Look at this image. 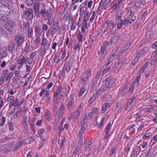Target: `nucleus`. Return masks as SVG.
Returning <instances> with one entry per match:
<instances>
[{
    "label": "nucleus",
    "mask_w": 157,
    "mask_h": 157,
    "mask_svg": "<svg viewBox=\"0 0 157 157\" xmlns=\"http://www.w3.org/2000/svg\"><path fill=\"white\" fill-rule=\"evenodd\" d=\"M115 79L112 78L111 76L105 78L103 81L105 83L101 86L100 89H101L103 92L106 91L108 88L112 86V85L115 82Z\"/></svg>",
    "instance_id": "nucleus-1"
},
{
    "label": "nucleus",
    "mask_w": 157,
    "mask_h": 157,
    "mask_svg": "<svg viewBox=\"0 0 157 157\" xmlns=\"http://www.w3.org/2000/svg\"><path fill=\"white\" fill-rule=\"evenodd\" d=\"M91 71V69L88 68L82 73L80 78L81 83L84 84L89 80V78H90L92 76Z\"/></svg>",
    "instance_id": "nucleus-2"
},
{
    "label": "nucleus",
    "mask_w": 157,
    "mask_h": 157,
    "mask_svg": "<svg viewBox=\"0 0 157 157\" xmlns=\"http://www.w3.org/2000/svg\"><path fill=\"white\" fill-rule=\"evenodd\" d=\"M15 25V22L11 20L7 21L5 25V27L10 34L12 35L13 33L14 28Z\"/></svg>",
    "instance_id": "nucleus-3"
},
{
    "label": "nucleus",
    "mask_w": 157,
    "mask_h": 157,
    "mask_svg": "<svg viewBox=\"0 0 157 157\" xmlns=\"http://www.w3.org/2000/svg\"><path fill=\"white\" fill-rule=\"evenodd\" d=\"M75 95V93L72 92L70 97L68 99V103L67 106V109L68 110H70L74 104Z\"/></svg>",
    "instance_id": "nucleus-4"
},
{
    "label": "nucleus",
    "mask_w": 157,
    "mask_h": 157,
    "mask_svg": "<svg viewBox=\"0 0 157 157\" xmlns=\"http://www.w3.org/2000/svg\"><path fill=\"white\" fill-rule=\"evenodd\" d=\"M21 144L20 141L16 143H13L9 145L8 148L10 151H15L19 149L21 146Z\"/></svg>",
    "instance_id": "nucleus-5"
},
{
    "label": "nucleus",
    "mask_w": 157,
    "mask_h": 157,
    "mask_svg": "<svg viewBox=\"0 0 157 157\" xmlns=\"http://www.w3.org/2000/svg\"><path fill=\"white\" fill-rule=\"evenodd\" d=\"M10 12L9 7L6 6H0V15L7 16L9 15Z\"/></svg>",
    "instance_id": "nucleus-6"
},
{
    "label": "nucleus",
    "mask_w": 157,
    "mask_h": 157,
    "mask_svg": "<svg viewBox=\"0 0 157 157\" xmlns=\"http://www.w3.org/2000/svg\"><path fill=\"white\" fill-rule=\"evenodd\" d=\"M82 120L81 121L80 123L81 127L79 132L85 133V130L87 127V125L86 124L87 120L86 118H84V117H82Z\"/></svg>",
    "instance_id": "nucleus-7"
},
{
    "label": "nucleus",
    "mask_w": 157,
    "mask_h": 157,
    "mask_svg": "<svg viewBox=\"0 0 157 157\" xmlns=\"http://www.w3.org/2000/svg\"><path fill=\"white\" fill-rule=\"evenodd\" d=\"M107 24L109 28L110 34H114L116 30L115 24L113 22H111L109 21L107 22Z\"/></svg>",
    "instance_id": "nucleus-8"
},
{
    "label": "nucleus",
    "mask_w": 157,
    "mask_h": 157,
    "mask_svg": "<svg viewBox=\"0 0 157 157\" xmlns=\"http://www.w3.org/2000/svg\"><path fill=\"white\" fill-rule=\"evenodd\" d=\"M89 86V83H86L84 84L80 90V91L78 94V97H80L82 96L86 90L88 89Z\"/></svg>",
    "instance_id": "nucleus-9"
},
{
    "label": "nucleus",
    "mask_w": 157,
    "mask_h": 157,
    "mask_svg": "<svg viewBox=\"0 0 157 157\" xmlns=\"http://www.w3.org/2000/svg\"><path fill=\"white\" fill-rule=\"evenodd\" d=\"M25 13L29 20H31L34 17L33 11L32 9L29 8L27 9L26 10H25Z\"/></svg>",
    "instance_id": "nucleus-10"
},
{
    "label": "nucleus",
    "mask_w": 157,
    "mask_h": 157,
    "mask_svg": "<svg viewBox=\"0 0 157 157\" xmlns=\"http://www.w3.org/2000/svg\"><path fill=\"white\" fill-rule=\"evenodd\" d=\"M24 39L25 37L20 35V34L16 36L15 40L17 42V47H19L21 45V44L24 42Z\"/></svg>",
    "instance_id": "nucleus-11"
},
{
    "label": "nucleus",
    "mask_w": 157,
    "mask_h": 157,
    "mask_svg": "<svg viewBox=\"0 0 157 157\" xmlns=\"http://www.w3.org/2000/svg\"><path fill=\"white\" fill-rule=\"evenodd\" d=\"M149 51V48L148 47H144L140 50L137 54L136 56L139 58L143 55H144L146 52Z\"/></svg>",
    "instance_id": "nucleus-12"
},
{
    "label": "nucleus",
    "mask_w": 157,
    "mask_h": 157,
    "mask_svg": "<svg viewBox=\"0 0 157 157\" xmlns=\"http://www.w3.org/2000/svg\"><path fill=\"white\" fill-rule=\"evenodd\" d=\"M57 91L61 97H63L67 93V89L64 87H59L57 90Z\"/></svg>",
    "instance_id": "nucleus-13"
},
{
    "label": "nucleus",
    "mask_w": 157,
    "mask_h": 157,
    "mask_svg": "<svg viewBox=\"0 0 157 157\" xmlns=\"http://www.w3.org/2000/svg\"><path fill=\"white\" fill-rule=\"evenodd\" d=\"M26 57L24 56H23L21 59L17 61V63L19 65L17 67V69L20 70L22 67L23 63L26 62Z\"/></svg>",
    "instance_id": "nucleus-14"
},
{
    "label": "nucleus",
    "mask_w": 157,
    "mask_h": 157,
    "mask_svg": "<svg viewBox=\"0 0 157 157\" xmlns=\"http://www.w3.org/2000/svg\"><path fill=\"white\" fill-rule=\"evenodd\" d=\"M146 4V2L144 0H139L136 2L134 4V6L135 8L137 9L141 7V6H143L145 5Z\"/></svg>",
    "instance_id": "nucleus-15"
},
{
    "label": "nucleus",
    "mask_w": 157,
    "mask_h": 157,
    "mask_svg": "<svg viewBox=\"0 0 157 157\" xmlns=\"http://www.w3.org/2000/svg\"><path fill=\"white\" fill-rule=\"evenodd\" d=\"M84 133L78 132V136L79 138L78 144L79 145H81V147L83 142V138H85L86 135H84Z\"/></svg>",
    "instance_id": "nucleus-16"
},
{
    "label": "nucleus",
    "mask_w": 157,
    "mask_h": 157,
    "mask_svg": "<svg viewBox=\"0 0 157 157\" xmlns=\"http://www.w3.org/2000/svg\"><path fill=\"white\" fill-rule=\"evenodd\" d=\"M72 67V63L70 62L67 63L66 64H65L63 67L62 70V72H64L66 71L68 73L71 70Z\"/></svg>",
    "instance_id": "nucleus-17"
},
{
    "label": "nucleus",
    "mask_w": 157,
    "mask_h": 157,
    "mask_svg": "<svg viewBox=\"0 0 157 157\" xmlns=\"http://www.w3.org/2000/svg\"><path fill=\"white\" fill-rule=\"evenodd\" d=\"M81 146L79 145L76 146L73 151L71 155L73 156L76 157L78 154V155H79L81 151Z\"/></svg>",
    "instance_id": "nucleus-18"
},
{
    "label": "nucleus",
    "mask_w": 157,
    "mask_h": 157,
    "mask_svg": "<svg viewBox=\"0 0 157 157\" xmlns=\"http://www.w3.org/2000/svg\"><path fill=\"white\" fill-rule=\"evenodd\" d=\"M106 0H101L100 2L99 6L96 11V12L98 14H100V12L102 10Z\"/></svg>",
    "instance_id": "nucleus-19"
},
{
    "label": "nucleus",
    "mask_w": 157,
    "mask_h": 157,
    "mask_svg": "<svg viewBox=\"0 0 157 157\" xmlns=\"http://www.w3.org/2000/svg\"><path fill=\"white\" fill-rule=\"evenodd\" d=\"M53 130L55 132H57L59 135H60L64 129L60 125L57 126L56 124V125L54 124Z\"/></svg>",
    "instance_id": "nucleus-20"
},
{
    "label": "nucleus",
    "mask_w": 157,
    "mask_h": 157,
    "mask_svg": "<svg viewBox=\"0 0 157 157\" xmlns=\"http://www.w3.org/2000/svg\"><path fill=\"white\" fill-rule=\"evenodd\" d=\"M134 102L130 99H129L127 103L126 106L125 108L126 111H129L131 110V106Z\"/></svg>",
    "instance_id": "nucleus-21"
},
{
    "label": "nucleus",
    "mask_w": 157,
    "mask_h": 157,
    "mask_svg": "<svg viewBox=\"0 0 157 157\" xmlns=\"http://www.w3.org/2000/svg\"><path fill=\"white\" fill-rule=\"evenodd\" d=\"M116 54L114 52L110 55L108 59L107 63L105 64L106 67L108 66L114 60V57L116 56Z\"/></svg>",
    "instance_id": "nucleus-22"
},
{
    "label": "nucleus",
    "mask_w": 157,
    "mask_h": 157,
    "mask_svg": "<svg viewBox=\"0 0 157 157\" xmlns=\"http://www.w3.org/2000/svg\"><path fill=\"white\" fill-rule=\"evenodd\" d=\"M43 31L42 29L40 28L39 25H36L35 28V32L38 36H40L41 35Z\"/></svg>",
    "instance_id": "nucleus-23"
},
{
    "label": "nucleus",
    "mask_w": 157,
    "mask_h": 157,
    "mask_svg": "<svg viewBox=\"0 0 157 157\" xmlns=\"http://www.w3.org/2000/svg\"><path fill=\"white\" fill-rule=\"evenodd\" d=\"M128 86L127 85H125L123 87H121L120 90V93L121 94V97H124L126 93V89Z\"/></svg>",
    "instance_id": "nucleus-24"
},
{
    "label": "nucleus",
    "mask_w": 157,
    "mask_h": 157,
    "mask_svg": "<svg viewBox=\"0 0 157 157\" xmlns=\"http://www.w3.org/2000/svg\"><path fill=\"white\" fill-rule=\"evenodd\" d=\"M44 116L46 120L49 121L51 120L52 115L50 112L48 111H46L44 113Z\"/></svg>",
    "instance_id": "nucleus-25"
},
{
    "label": "nucleus",
    "mask_w": 157,
    "mask_h": 157,
    "mask_svg": "<svg viewBox=\"0 0 157 157\" xmlns=\"http://www.w3.org/2000/svg\"><path fill=\"white\" fill-rule=\"evenodd\" d=\"M120 37V35L119 34H117L114 37H113L110 40L111 43L109 44V45L111 46L113 43L115 44L116 43Z\"/></svg>",
    "instance_id": "nucleus-26"
},
{
    "label": "nucleus",
    "mask_w": 157,
    "mask_h": 157,
    "mask_svg": "<svg viewBox=\"0 0 157 157\" xmlns=\"http://www.w3.org/2000/svg\"><path fill=\"white\" fill-rule=\"evenodd\" d=\"M124 12L122 10H120L117 13V17L116 19V20L120 21L122 20L121 18Z\"/></svg>",
    "instance_id": "nucleus-27"
},
{
    "label": "nucleus",
    "mask_w": 157,
    "mask_h": 157,
    "mask_svg": "<svg viewBox=\"0 0 157 157\" xmlns=\"http://www.w3.org/2000/svg\"><path fill=\"white\" fill-rule=\"evenodd\" d=\"M65 109L64 105L63 103H61L60 107L59 108V113L60 115H62L64 113V110Z\"/></svg>",
    "instance_id": "nucleus-28"
},
{
    "label": "nucleus",
    "mask_w": 157,
    "mask_h": 157,
    "mask_svg": "<svg viewBox=\"0 0 157 157\" xmlns=\"http://www.w3.org/2000/svg\"><path fill=\"white\" fill-rule=\"evenodd\" d=\"M111 96L109 94H104L102 97L103 100L105 101H108L111 99Z\"/></svg>",
    "instance_id": "nucleus-29"
},
{
    "label": "nucleus",
    "mask_w": 157,
    "mask_h": 157,
    "mask_svg": "<svg viewBox=\"0 0 157 157\" xmlns=\"http://www.w3.org/2000/svg\"><path fill=\"white\" fill-rule=\"evenodd\" d=\"M48 40L46 39L45 37H43L41 43L43 47H45V46H46L48 44Z\"/></svg>",
    "instance_id": "nucleus-30"
},
{
    "label": "nucleus",
    "mask_w": 157,
    "mask_h": 157,
    "mask_svg": "<svg viewBox=\"0 0 157 157\" xmlns=\"http://www.w3.org/2000/svg\"><path fill=\"white\" fill-rule=\"evenodd\" d=\"M60 55L59 54L56 53L55 54V57L54 59V62L58 63L60 61Z\"/></svg>",
    "instance_id": "nucleus-31"
},
{
    "label": "nucleus",
    "mask_w": 157,
    "mask_h": 157,
    "mask_svg": "<svg viewBox=\"0 0 157 157\" xmlns=\"http://www.w3.org/2000/svg\"><path fill=\"white\" fill-rule=\"evenodd\" d=\"M141 75L140 74L136 78L134 82H132V83H134L135 84V85L138 86L139 84V82L141 80Z\"/></svg>",
    "instance_id": "nucleus-32"
},
{
    "label": "nucleus",
    "mask_w": 157,
    "mask_h": 157,
    "mask_svg": "<svg viewBox=\"0 0 157 157\" xmlns=\"http://www.w3.org/2000/svg\"><path fill=\"white\" fill-rule=\"evenodd\" d=\"M40 49V57H43L46 54L47 50H46V48L44 47H41Z\"/></svg>",
    "instance_id": "nucleus-33"
},
{
    "label": "nucleus",
    "mask_w": 157,
    "mask_h": 157,
    "mask_svg": "<svg viewBox=\"0 0 157 157\" xmlns=\"http://www.w3.org/2000/svg\"><path fill=\"white\" fill-rule=\"evenodd\" d=\"M129 18L127 17L124 20H122L120 21L122 23L123 25H128V24L129 23Z\"/></svg>",
    "instance_id": "nucleus-34"
},
{
    "label": "nucleus",
    "mask_w": 157,
    "mask_h": 157,
    "mask_svg": "<svg viewBox=\"0 0 157 157\" xmlns=\"http://www.w3.org/2000/svg\"><path fill=\"white\" fill-rule=\"evenodd\" d=\"M111 67L109 66L105 68H104L102 72L101 76L102 77L105 74H107L111 69Z\"/></svg>",
    "instance_id": "nucleus-35"
},
{
    "label": "nucleus",
    "mask_w": 157,
    "mask_h": 157,
    "mask_svg": "<svg viewBox=\"0 0 157 157\" xmlns=\"http://www.w3.org/2000/svg\"><path fill=\"white\" fill-rule=\"evenodd\" d=\"M121 103L119 102L117 103L116 107L115 109V114L118 113L119 111L121 108Z\"/></svg>",
    "instance_id": "nucleus-36"
},
{
    "label": "nucleus",
    "mask_w": 157,
    "mask_h": 157,
    "mask_svg": "<svg viewBox=\"0 0 157 157\" xmlns=\"http://www.w3.org/2000/svg\"><path fill=\"white\" fill-rule=\"evenodd\" d=\"M92 144V143L91 142L88 141L84 144L83 148V150L84 152L87 150V149L89 148Z\"/></svg>",
    "instance_id": "nucleus-37"
},
{
    "label": "nucleus",
    "mask_w": 157,
    "mask_h": 157,
    "mask_svg": "<svg viewBox=\"0 0 157 157\" xmlns=\"http://www.w3.org/2000/svg\"><path fill=\"white\" fill-rule=\"evenodd\" d=\"M74 50H78L80 51L81 47L82 46V43L80 44L79 43H76L74 45Z\"/></svg>",
    "instance_id": "nucleus-38"
},
{
    "label": "nucleus",
    "mask_w": 157,
    "mask_h": 157,
    "mask_svg": "<svg viewBox=\"0 0 157 157\" xmlns=\"http://www.w3.org/2000/svg\"><path fill=\"white\" fill-rule=\"evenodd\" d=\"M77 37L79 43H82V35L80 31H79L78 33L77 36Z\"/></svg>",
    "instance_id": "nucleus-39"
},
{
    "label": "nucleus",
    "mask_w": 157,
    "mask_h": 157,
    "mask_svg": "<svg viewBox=\"0 0 157 157\" xmlns=\"http://www.w3.org/2000/svg\"><path fill=\"white\" fill-rule=\"evenodd\" d=\"M121 2L119 1H118V3H115L112 7V9L113 11L117 9H119L120 8V4Z\"/></svg>",
    "instance_id": "nucleus-40"
},
{
    "label": "nucleus",
    "mask_w": 157,
    "mask_h": 157,
    "mask_svg": "<svg viewBox=\"0 0 157 157\" xmlns=\"http://www.w3.org/2000/svg\"><path fill=\"white\" fill-rule=\"evenodd\" d=\"M19 104V103L18 100L17 98H16L13 101V102L11 103V105H9V107H11L12 106H16L18 105Z\"/></svg>",
    "instance_id": "nucleus-41"
},
{
    "label": "nucleus",
    "mask_w": 157,
    "mask_h": 157,
    "mask_svg": "<svg viewBox=\"0 0 157 157\" xmlns=\"http://www.w3.org/2000/svg\"><path fill=\"white\" fill-rule=\"evenodd\" d=\"M80 113L81 112L80 111L76 110L74 112L73 117L75 119H78L80 115Z\"/></svg>",
    "instance_id": "nucleus-42"
},
{
    "label": "nucleus",
    "mask_w": 157,
    "mask_h": 157,
    "mask_svg": "<svg viewBox=\"0 0 157 157\" xmlns=\"http://www.w3.org/2000/svg\"><path fill=\"white\" fill-rule=\"evenodd\" d=\"M117 147V145H114L112 148L111 149V151L110 154L109 155V156L110 157H112L113 156V154H114L116 151V148Z\"/></svg>",
    "instance_id": "nucleus-43"
},
{
    "label": "nucleus",
    "mask_w": 157,
    "mask_h": 157,
    "mask_svg": "<svg viewBox=\"0 0 157 157\" xmlns=\"http://www.w3.org/2000/svg\"><path fill=\"white\" fill-rule=\"evenodd\" d=\"M33 30L31 27H29L28 29V36L29 37L31 38L33 35Z\"/></svg>",
    "instance_id": "nucleus-44"
},
{
    "label": "nucleus",
    "mask_w": 157,
    "mask_h": 157,
    "mask_svg": "<svg viewBox=\"0 0 157 157\" xmlns=\"http://www.w3.org/2000/svg\"><path fill=\"white\" fill-rule=\"evenodd\" d=\"M93 113L92 112H89L87 115H86L84 118H86L87 119H91L93 118Z\"/></svg>",
    "instance_id": "nucleus-45"
},
{
    "label": "nucleus",
    "mask_w": 157,
    "mask_h": 157,
    "mask_svg": "<svg viewBox=\"0 0 157 157\" xmlns=\"http://www.w3.org/2000/svg\"><path fill=\"white\" fill-rule=\"evenodd\" d=\"M39 7L40 5L38 4H33L34 10L36 13H37L39 12Z\"/></svg>",
    "instance_id": "nucleus-46"
},
{
    "label": "nucleus",
    "mask_w": 157,
    "mask_h": 157,
    "mask_svg": "<svg viewBox=\"0 0 157 157\" xmlns=\"http://www.w3.org/2000/svg\"><path fill=\"white\" fill-rule=\"evenodd\" d=\"M106 49V48H105V47L103 46H101V47L100 51L98 52V54L100 55H103L104 54Z\"/></svg>",
    "instance_id": "nucleus-47"
},
{
    "label": "nucleus",
    "mask_w": 157,
    "mask_h": 157,
    "mask_svg": "<svg viewBox=\"0 0 157 157\" xmlns=\"http://www.w3.org/2000/svg\"><path fill=\"white\" fill-rule=\"evenodd\" d=\"M135 86V84H134V83H132L131 84L130 88L128 91V93H130V94H131L133 92Z\"/></svg>",
    "instance_id": "nucleus-48"
},
{
    "label": "nucleus",
    "mask_w": 157,
    "mask_h": 157,
    "mask_svg": "<svg viewBox=\"0 0 157 157\" xmlns=\"http://www.w3.org/2000/svg\"><path fill=\"white\" fill-rule=\"evenodd\" d=\"M112 125L110 123H109L106 126L105 130V132L109 133L111 130L110 128L111 127Z\"/></svg>",
    "instance_id": "nucleus-49"
},
{
    "label": "nucleus",
    "mask_w": 157,
    "mask_h": 157,
    "mask_svg": "<svg viewBox=\"0 0 157 157\" xmlns=\"http://www.w3.org/2000/svg\"><path fill=\"white\" fill-rule=\"evenodd\" d=\"M29 44L26 43L25 46L24 48V52L25 53L29 52L30 50Z\"/></svg>",
    "instance_id": "nucleus-50"
},
{
    "label": "nucleus",
    "mask_w": 157,
    "mask_h": 157,
    "mask_svg": "<svg viewBox=\"0 0 157 157\" xmlns=\"http://www.w3.org/2000/svg\"><path fill=\"white\" fill-rule=\"evenodd\" d=\"M139 59V58L138 57L136 56L134 59L132 61L131 64L133 66H134L138 61Z\"/></svg>",
    "instance_id": "nucleus-51"
},
{
    "label": "nucleus",
    "mask_w": 157,
    "mask_h": 157,
    "mask_svg": "<svg viewBox=\"0 0 157 157\" xmlns=\"http://www.w3.org/2000/svg\"><path fill=\"white\" fill-rule=\"evenodd\" d=\"M86 10V8L85 6L82 7L80 9V14L82 15L84 14Z\"/></svg>",
    "instance_id": "nucleus-52"
},
{
    "label": "nucleus",
    "mask_w": 157,
    "mask_h": 157,
    "mask_svg": "<svg viewBox=\"0 0 157 157\" xmlns=\"http://www.w3.org/2000/svg\"><path fill=\"white\" fill-rule=\"evenodd\" d=\"M21 143H22L21 144V146L23 145V144L24 145H26L27 144H30V142L28 140V138L25 139L23 140L22 141H20Z\"/></svg>",
    "instance_id": "nucleus-53"
},
{
    "label": "nucleus",
    "mask_w": 157,
    "mask_h": 157,
    "mask_svg": "<svg viewBox=\"0 0 157 157\" xmlns=\"http://www.w3.org/2000/svg\"><path fill=\"white\" fill-rule=\"evenodd\" d=\"M67 54V50L66 49H64L62 53L61 56V59L62 60L66 56Z\"/></svg>",
    "instance_id": "nucleus-54"
},
{
    "label": "nucleus",
    "mask_w": 157,
    "mask_h": 157,
    "mask_svg": "<svg viewBox=\"0 0 157 157\" xmlns=\"http://www.w3.org/2000/svg\"><path fill=\"white\" fill-rule=\"evenodd\" d=\"M128 48L127 47V45H125L124 44L123 47L121 49V53H124Z\"/></svg>",
    "instance_id": "nucleus-55"
},
{
    "label": "nucleus",
    "mask_w": 157,
    "mask_h": 157,
    "mask_svg": "<svg viewBox=\"0 0 157 157\" xmlns=\"http://www.w3.org/2000/svg\"><path fill=\"white\" fill-rule=\"evenodd\" d=\"M14 44L13 43H10L8 47V50L9 52L12 51L14 47Z\"/></svg>",
    "instance_id": "nucleus-56"
},
{
    "label": "nucleus",
    "mask_w": 157,
    "mask_h": 157,
    "mask_svg": "<svg viewBox=\"0 0 157 157\" xmlns=\"http://www.w3.org/2000/svg\"><path fill=\"white\" fill-rule=\"evenodd\" d=\"M126 59H124L122 60L120 62H118L117 63H118L119 67L121 68L122 66L123 65L124 63L126 61Z\"/></svg>",
    "instance_id": "nucleus-57"
},
{
    "label": "nucleus",
    "mask_w": 157,
    "mask_h": 157,
    "mask_svg": "<svg viewBox=\"0 0 157 157\" xmlns=\"http://www.w3.org/2000/svg\"><path fill=\"white\" fill-rule=\"evenodd\" d=\"M33 0H27L25 1L26 4L29 6H30L33 4Z\"/></svg>",
    "instance_id": "nucleus-58"
},
{
    "label": "nucleus",
    "mask_w": 157,
    "mask_h": 157,
    "mask_svg": "<svg viewBox=\"0 0 157 157\" xmlns=\"http://www.w3.org/2000/svg\"><path fill=\"white\" fill-rule=\"evenodd\" d=\"M136 19V16L135 15H132V16L131 19L130 20H129V24H132L133 22H134Z\"/></svg>",
    "instance_id": "nucleus-59"
},
{
    "label": "nucleus",
    "mask_w": 157,
    "mask_h": 157,
    "mask_svg": "<svg viewBox=\"0 0 157 157\" xmlns=\"http://www.w3.org/2000/svg\"><path fill=\"white\" fill-rule=\"evenodd\" d=\"M96 99L92 96L91 97L88 101V104L90 105Z\"/></svg>",
    "instance_id": "nucleus-60"
},
{
    "label": "nucleus",
    "mask_w": 157,
    "mask_h": 157,
    "mask_svg": "<svg viewBox=\"0 0 157 157\" xmlns=\"http://www.w3.org/2000/svg\"><path fill=\"white\" fill-rule=\"evenodd\" d=\"M9 128L10 131H12L14 129V128L13 126V123L12 122H10L8 124Z\"/></svg>",
    "instance_id": "nucleus-61"
},
{
    "label": "nucleus",
    "mask_w": 157,
    "mask_h": 157,
    "mask_svg": "<svg viewBox=\"0 0 157 157\" xmlns=\"http://www.w3.org/2000/svg\"><path fill=\"white\" fill-rule=\"evenodd\" d=\"M14 99V97L13 96H9L7 98V101L8 102H10L13 101Z\"/></svg>",
    "instance_id": "nucleus-62"
},
{
    "label": "nucleus",
    "mask_w": 157,
    "mask_h": 157,
    "mask_svg": "<svg viewBox=\"0 0 157 157\" xmlns=\"http://www.w3.org/2000/svg\"><path fill=\"white\" fill-rule=\"evenodd\" d=\"M77 23L76 22H73L71 26L70 29L72 31L75 29L77 26Z\"/></svg>",
    "instance_id": "nucleus-63"
},
{
    "label": "nucleus",
    "mask_w": 157,
    "mask_h": 157,
    "mask_svg": "<svg viewBox=\"0 0 157 157\" xmlns=\"http://www.w3.org/2000/svg\"><path fill=\"white\" fill-rule=\"evenodd\" d=\"M91 112L93 113L98 114L99 112L98 109L97 107H94L92 109Z\"/></svg>",
    "instance_id": "nucleus-64"
}]
</instances>
